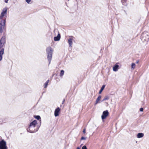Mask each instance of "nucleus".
<instances>
[{
    "label": "nucleus",
    "instance_id": "nucleus-16",
    "mask_svg": "<svg viewBox=\"0 0 149 149\" xmlns=\"http://www.w3.org/2000/svg\"><path fill=\"white\" fill-rule=\"evenodd\" d=\"M109 97L108 96H107V95L106 96L104 97V98L102 100V102H103V101H105L107 100H108L109 99Z\"/></svg>",
    "mask_w": 149,
    "mask_h": 149
},
{
    "label": "nucleus",
    "instance_id": "nucleus-13",
    "mask_svg": "<svg viewBox=\"0 0 149 149\" xmlns=\"http://www.w3.org/2000/svg\"><path fill=\"white\" fill-rule=\"evenodd\" d=\"M72 41L73 39L71 38H70L68 39V42L70 47H72L73 43Z\"/></svg>",
    "mask_w": 149,
    "mask_h": 149
},
{
    "label": "nucleus",
    "instance_id": "nucleus-10",
    "mask_svg": "<svg viewBox=\"0 0 149 149\" xmlns=\"http://www.w3.org/2000/svg\"><path fill=\"white\" fill-rule=\"evenodd\" d=\"M4 49L2 48L0 49V61H1L2 59V56L4 52Z\"/></svg>",
    "mask_w": 149,
    "mask_h": 149
},
{
    "label": "nucleus",
    "instance_id": "nucleus-18",
    "mask_svg": "<svg viewBox=\"0 0 149 149\" xmlns=\"http://www.w3.org/2000/svg\"><path fill=\"white\" fill-rule=\"evenodd\" d=\"M49 82V80H48L45 83V84H44V87L45 88H46L47 87Z\"/></svg>",
    "mask_w": 149,
    "mask_h": 149
},
{
    "label": "nucleus",
    "instance_id": "nucleus-2",
    "mask_svg": "<svg viewBox=\"0 0 149 149\" xmlns=\"http://www.w3.org/2000/svg\"><path fill=\"white\" fill-rule=\"evenodd\" d=\"M47 58L49 61V65L52 59L53 50L50 47H47L46 49Z\"/></svg>",
    "mask_w": 149,
    "mask_h": 149
},
{
    "label": "nucleus",
    "instance_id": "nucleus-26",
    "mask_svg": "<svg viewBox=\"0 0 149 149\" xmlns=\"http://www.w3.org/2000/svg\"><path fill=\"white\" fill-rule=\"evenodd\" d=\"M65 101V99H64L63 100L62 102V104H63L64 103Z\"/></svg>",
    "mask_w": 149,
    "mask_h": 149
},
{
    "label": "nucleus",
    "instance_id": "nucleus-4",
    "mask_svg": "<svg viewBox=\"0 0 149 149\" xmlns=\"http://www.w3.org/2000/svg\"><path fill=\"white\" fill-rule=\"evenodd\" d=\"M6 22V20L3 19L0 23V32L1 33H2L3 32Z\"/></svg>",
    "mask_w": 149,
    "mask_h": 149
},
{
    "label": "nucleus",
    "instance_id": "nucleus-12",
    "mask_svg": "<svg viewBox=\"0 0 149 149\" xmlns=\"http://www.w3.org/2000/svg\"><path fill=\"white\" fill-rule=\"evenodd\" d=\"M61 36L60 33H58L57 36L54 38V40L55 41H58L60 40Z\"/></svg>",
    "mask_w": 149,
    "mask_h": 149
},
{
    "label": "nucleus",
    "instance_id": "nucleus-28",
    "mask_svg": "<svg viewBox=\"0 0 149 149\" xmlns=\"http://www.w3.org/2000/svg\"><path fill=\"white\" fill-rule=\"evenodd\" d=\"M8 0H5V1L6 3H8Z\"/></svg>",
    "mask_w": 149,
    "mask_h": 149
},
{
    "label": "nucleus",
    "instance_id": "nucleus-5",
    "mask_svg": "<svg viewBox=\"0 0 149 149\" xmlns=\"http://www.w3.org/2000/svg\"><path fill=\"white\" fill-rule=\"evenodd\" d=\"M6 142L3 140L0 141V149H7Z\"/></svg>",
    "mask_w": 149,
    "mask_h": 149
},
{
    "label": "nucleus",
    "instance_id": "nucleus-1",
    "mask_svg": "<svg viewBox=\"0 0 149 149\" xmlns=\"http://www.w3.org/2000/svg\"><path fill=\"white\" fill-rule=\"evenodd\" d=\"M37 121L34 120L31 123L28 128L27 129V131L31 133H33L37 131L40 126L37 125Z\"/></svg>",
    "mask_w": 149,
    "mask_h": 149
},
{
    "label": "nucleus",
    "instance_id": "nucleus-29",
    "mask_svg": "<svg viewBox=\"0 0 149 149\" xmlns=\"http://www.w3.org/2000/svg\"><path fill=\"white\" fill-rule=\"evenodd\" d=\"M54 31H56V32L57 31V32H58V31L57 30H56V29H55Z\"/></svg>",
    "mask_w": 149,
    "mask_h": 149
},
{
    "label": "nucleus",
    "instance_id": "nucleus-19",
    "mask_svg": "<svg viewBox=\"0 0 149 149\" xmlns=\"http://www.w3.org/2000/svg\"><path fill=\"white\" fill-rule=\"evenodd\" d=\"M135 64L134 63H132L131 65V68L132 69H134L135 67Z\"/></svg>",
    "mask_w": 149,
    "mask_h": 149
},
{
    "label": "nucleus",
    "instance_id": "nucleus-17",
    "mask_svg": "<svg viewBox=\"0 0 149 149\" xmlns=\"http://www.w3.org/2000/svg\"><path fill=\"white\" fill-rule=\"evenodd\" d=\"M105 87V85H103L102 86L100 90V91L99 92V94H100L102 92L103 90L104 89Z\"/></svg>",
    "mask_w": 149,
    "mask_h": 149
},
{
    "label": "nucleus",
    "instance_id": "nucleus-30",
    "mask_svg": "<svg viewBox=\"0 0 149 149\" xmlns=\"http://www.w3.org/2000/svg\"><path fill=\"white\" fill-rule=\"evenodd\" d=\"M139 62V61H136V63H138Z\"/></svg>",
    "mask_w": 149,
    "mask_h": 149
},
{
    "label": "nucleus",
    "instance_id": "nucleus-3",
    "mask_svg": "<svg viewBox=\"0 0 149 149\" xmlns=\"http://www.w3.org/2000/svg\"><path fill=\"white\" fill-rule=\"evenodd\" d=\"M141 38L143 42L147 43L149 41V34L148 33L145 32L141 35Z\"/></svg>",
    "mask_w": 149,
    "mask_h": 149
},
{
    "label": "nucleus",
    "instance_id": "nucleus-7",
    "mask_svg": "<svg viewBox=\"0 0 149 149\" xmlns=\"http://www.w3.org/2000/svg\"><path fill=\"white\" fill-rule=\"evenodd\" d=\"M7 12V9L6 8H3L0 16V19H1L4 16L5 14H6Z\"/></svg>",
    "mask_w": 149,
    "mask_h": 149
},
{
    "label": "nucleus",
    "instance_id": "nucleus-21",
    "mask_svg": "<svg viewBox=\"0 0 149 149\" xmlns=\"http://www.w3.org/2000/svg\"><path fill=\"white\" fill-rule=\"evenodd\" d=\"M35 118L38 120H39L40 119V116H36Z\"/></svg>",
    "mask_w": 149,
    "mask_h": 149
},
{
    "label": "nucleus",
    "instance_id": "nucleus-8",
    "mask_svg": "<svg viewBox=\"0 0 149 149\" xmlns=\"http://www.w3.org/2000/svg\"><path fill=\"white\" fill-rule=\"evenodd\" d=\"M109 115V112L107 110L104 111L103 112L102 114V118L103 120L105 119L106 117Z\"/></svg>",
    "mask_w": 149,
    "mask_h": 149
},
{
    "label": "nucleus",
    "instance_id": "nucleus-20",
    "mask_svg": "<svg viewBox=\"0 0 149 149\" xmlns=\"http://www.w3.org/2000/svg\"><path fill=\"white\" fill-rule=\"evenodd\" d=\"M64 71L63 70H61V73L60 74V75L61 76H62L64 74Z\"/></svg>",
    "mask_w": 149,
    "mask_h": 149
},
{
    "label": "nucleus",
    "instance_id": "nucleus-25",
    "mask_svg": "<svg viewBox=\"0 0 149 149\" xmlns=\"http://www.w3.org/2000/svg\"><path fill=\"white\" fill-rule=\"evenodd\" d=\"M143 108H140V111H143Z\"/></svg>",
    "mask_w": 149,
    "mask_h": 149
},
{
    "label": "nucleus",
    "instance_id": "nucleus-9",
    "mask_svg": "<svg viewBox=\"0 0 149 149\" xmlns=\"http://www.w3.org/2000/svg\"><path fill=\"white\" fill-rule=\"evenodd\" d=\"M60 111V109L59 107L57 108L54 111V116L57 117L59 115V112Z\"/></svg>",
    "mask_w": 149,
    "mask_h": 149
},
{
    "label": "nucleus",
    "instance_id": "nucleus-6",
    "mask_svg": "<svg viewBox=\"0 0 149 149\" xmlns=\"http://www.w3.org/2000/svg\"><path fill=\"white\" fill-rule=\"evenodd\" d=\"M5 42L6 37L5 36H3L0 40V49L2 48L3 47Z\"/></svg>",
    "mask_w": 149,
    "mask_h": 149
},
{
    "label": "nucleus",
    "instance_id": "nucleus-11",
    "mask_svg": "<svg viewBox=\"0 0 149 149\" xmlns=\"http://www.w3.org/2000/svg\"><path fill=\"white\" fill-rule=\"evenodd\" d=\"M119 65L117 64H115L113 67V69L114 71H117L118 69Z\"/></svg>",
    "mask_w": 149,
    "mask_h": 149
},
{
    "label": "nucleus",
    "instance_id": "nucleus-31",
    "mask_svg": "<svg viewBox=\"0 0 149 149\" xmlns=\"http://www.w3.org/2000/svg\"><path fill=\"white\" fill-rule=\"evenodd\" d=\"M77 149H81L79 147H77Z\"/></svg>",
    "mask_w": 149,
    "mask_h": 149
},
{
    "label": "nucleus",
    "instance_id": "nucleus-23",
    "mask_svg": "<svg viewBox=\"0 0 149 149\" xmlns=\"http://www.w3.org/2000/svg\"><path fill=\"white\" fill-rule=\"evenodd\" d=\"M31 0H25L28 3H29Z\"/></svg>",
    "mask_w": 149,
    "mask_h": 149
},
{
    "label": "nucleus",
    "instance_id": "nucleus-14",
    "mask_svg": "<svg viewBox=\"0 0 149 149\" xmlns=\"http://www.w3.org/2000/svg\"><path fill=\"white\" fill-rule=\"evenodd\" d=\"M101 98V95H99L97 98L96 102L95 104L96 105L97 104V103H100V102H99L100 100V99Z\"/></svg>",
    "mask_w": 149,
    "mask_h": 149
},
{
    "label": "nucleus",
    "instance_id": "nucleus-24",
    "mask_svg": "<svg viewBox=\"0 0 149 149\" xmlns=\"http://www.w3.org/2000/svg\"><path fill=\"white\" fill-rule=\"evenodd\" d=\"M82 149H87V148L86 146H84L82 147Z\"/></svg>",
    "mask_w": 149,
    "mask_h": 149
},
{
    "label": "nucleus",
    "instance_id": "nucleus-22",
    "mask_svg": "<svg viewBox=\"0 0 149 149\" xmlns=\"http://www.w3.org/2000/svg\"><path fill=\"white\" fill-rule=\"evenodd\" d=\"M86 137L82 136L81 137V140H86Z\"/></svg>",
    "mask_w": 149,
    "mask_h": 149
},
{
    "label": "nucleus",
    "instance_id": "nucleus-27",
    "mask_svg": "<svg viewBox=\"0 0 149 149\" xmlns=\"http://www.w3.org/2000/svg\"><path fill=\"white\" fill-rule=\"evenodd\" d=\"M83 132L84 133H85L86 132H85V129H84L83 130Z\"/></svg>",
    "mask_w": 149,
    "mask_h": 149
},
{
    "label": "nucleus",
    "instance_id": "nucleus-15",
    "mask_svg": "<svg viewBox=\"0 0 149 149\" xmlns=\"http://www.w3.org/2000/svg\"><path fill=\"white\" fill-rule=\"evenodd\" d=\"M144 134L142 133H139L138 134H137V137L138 138H141L143 137Z\"/></svg>",
    "mask_w": 149,
    "mask_h": 149
}]
</instances>
